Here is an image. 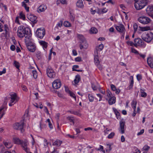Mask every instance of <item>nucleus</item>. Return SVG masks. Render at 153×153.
Listing matches in <instances>:
<instances>
[{
  "instance_id": "47",
  "label": "nucleus",
  "mask_w": 153,
  "mask_h": 153,
  "mask_svg": "<svg viewBox=\"0 0 153 153\" xmlns=\"http://www.w3.org/2000/svg\"><path fill=\"white\" fill-rule=\"evenodd\" d=\"M63 22L61 20L59 22L56 24V27H61L62 26Z\"/></svg>"
},
{
  "instance_id": "43",
  "label": "nucleus",
  "mask_w": 153,
  "mask_h": 153,
  "mask_svg": "<svg viewBox=\"0 0 153 153\" xmlns=\"http://www.w3.org/2000/svg\"><path fill=\"white\" fill-rule=\"evenodd\" d=\"M131 52L132 53L135 54H136V56L139 52L137 51L136 50L133 48H131Z\"/></svg>"
},
{
  "instance_id": "35",
  "label": "nucleus",
  "mask_w": 153,
  "mask_h": 153,
  "mask_svg": "<svg viewBox=\"0 0 153 153\" xmlns=\"http://www.w3.org/2000/svg\"><path fill=\"white\" fill-rule=\"evenodd\" d=\"M19 17L20 19L25 20V16L22 12H21L19 13Z\"/></svg>"
},
{
  "instance_id": "14",
  "label": "nucleus",
  "mask_w": 153,
  "mask_h": 153,
  "mask_svg": "<svg viewBox=\"0 0 153 153\" xmlns=\"http://www.w3.org/2000/svg\"><path fill=\"white\" fill-rule=\"evenodd\" d=\"M146 10L148 15L153 19V5H148Z\"/></svg>"
},
{
  "instance_id": "58",
  "label": "nucleus",
  "mask_w": 153,
  "mask_h": 153,
  "mask_svg": "<svg viewBox=\"0 0 153 153\" xmlns=\"http://www.w3.org/2000/svg\"><path fill=\"white\" fill-rule=\"evenodd\" d=\"M36 56L39 59H40L41 58V54L40 53H38L36 54Z\"/></svg>"
},
{
  "instance_id": "33",
  "label": "nucleus",
  "mask_w": 153,
  "mask_h": 153,
  "mask_svg": "<svg viewBox=\"0 0 153 153\" xmlns=\"http://www.w3.org/2000/svg\"><path fill=\"white\" fill-rule=\"evenodd\" d=\"M22 6L24 7L25 9L27 12L29 11V7L27 6V5L26 3H25V1H23L22 2Z\"/></svg>"
},
{
  "instance_id": "9",
  "label": "nucleus",
  "mask_w": 153,
  "mask_h": 153,
  "mask_svg": "<svg viewBox=\"0 0 153 153\" xmlns=\"http://www.w3.org/2000/svg\"><path fill=\"white\" fill-rule=\"evenodd\" d=\"M46 73L48 77L51 78H54L56 76L55 73L52 67L49 66L46 69Z\"/></svg>"
},
{
  "instance_id": "51",
  "label": "nucleus",
  "mask_w": 153,
  "mask_h": 153,
  "mask_svg": "<svg viewBox=\"0 0 153 153\" xmlns=\"http://www.w3.org/2000/svg\"><path fill=\"white\" fill-rule=\"evenodd\" d=\"M69 111L71 113L75 115H80V114L79 113L76 111Z\"/></svg>"
},
{
  "instance_id": "54",
  "label": "nucleus",
  "mask_w": 153,
  "mask_h": 153,
  "mask_svg": "<svg viewBox=\"0 0 153 153\" xmlns=\"http://www.w3.org/2000/svg\"><path fill=\"white\" fill-rule=\"evenodd\" d=\"M111 87L112 90L113 91H115L116 90V88L115 85L113 84L111 85Z\"/></svg>"
},
{
  "instance_id": "18",
  "label": "nucleus",
  "mask_w": 153,
  "mask_h": 153,
  "mask_svg": "<svg viewBox=\"0 0 153 153\" xmlns=\"http://www.w3.org/2000/svg\"><path fill=\"white\" fill-rule=\"evenodd\" d=\"M116 97L114 96H112L108 99V98H106L105 100H108V103L109 105H112L114 104L116 102Z\"/></svg>"
},
{
  "instance_id": "62",
  "label": "nucleus",
  "mask_w": 153,
  "mask_h": 153,
  "mask_svg": "<svg viewBox=\"0 0 153 153\" xmlns=\"http://www.w3.org/2000/svg\"><path fill=\"white\" fill-rule=\"evenodd\" d=\"M101 10L102 14L106 13L108 11V10L106 8L101 9Z\"/></svg>"
},
{
  "instance_id": "57",
  "label": "nucleus",
  "mask_w": 153,
  "mask_h": 153,
  "mask_svg": "<svg viewBox=\"0 0 153 153\" xmlns=\"http://www.w3.org/2000/svg\"><path fill=\"white\" fill-rule=\"evenodd\" d=\"M100 148L97 149V150H101L102 152H105V151L103 150V147L101 145H100Z\"/></svg>"
},
{
  "instance_id": "36",
  "label": "nucleus",
  "mask_w": 153,
  "mask_h": 153,
  "mask_svg": "<svg viewBox=\"0 0 153 153\" xmlns=\"http://www.w3.org/2000/svg\"><path fill=\"white\" fill-rule=\"evenodd\" d=\"M32 73L33 78L34 79L37 78V73L36 71L35 70H33L32 71Z\"/></svg>"
},
{
  "instance_id": "22",
  "label": "nucleus",
  "mask_w": 153,
  "mask_h": 153,
  "mask_svg": "<svg viewBox=\"0 0 153 153\" xmlns=\"http://www.w3.org/2000/svg\"><path fill=\"white\" fill-rule=\"evenodd\" d=\"M76 6L79 8H83L84 5L82 0H78L76 2Z\"/></svg>"
},
{
  "instance_id": "52",
  "label": "nucleus",
  "mask_w": 153,
  "mask_h": 153,
  "mask_svg": "<svg viewBox=\"0 0 153 153\" xmlns=\"http://www.w3.org/2000/svg\"><path fill=\"white\" fill-rule=\"evenodd\" d=\"M113 110L115 113V114L117 116V115L119 116V113L117 110V109L115 108H113Z\"/></svg>"
},
{
  "instance_id": "12",
  "label": "nucleus",
  "mask_w": 153,
  "mask_h": 153,
  "mask_svg": "<svg viewBox=\"0 0 153 153\" xmlns=\"http://www.w3.org/2000/svg\"><path fill=\"white\" fill-rule=\"evenodd\" d=\"M36 34L38 38L40 39H42L45 34V29L43 28L38 29L36 32Z\"/></svg>"
},
{
  "instance_id": "27",
  "label": "nucleus",
  "mask_w": 153,
  "mask_h": 153,
  "mask_svg": "<svg viewBox=\"0 0 153 153\" xmlns=\"http://www.w3.org/2000/svg\"><path fill=\"white\" fill-rule=\"evenodd\" d=\"M62 143V141L60 140H56L53 143L52 145L53 146H56L59 147L60 146Z\"/></svg>"
},
{
  "instance_id": "53",
  "label": "nucleus",
  "mask_w": 153,
  "mask_h": 153,
  "mask_svg": "<svg viewBox=\"0 0 153 153\" xmlns=\"http://www.w3.org/2000/svg\"><path fill=\"white\" fill-rule=\"evenodd\" d=\"M137 78V80L139 81L141 80L142 79V76L141 74H138L136 76Z\"/></svg>"
},
{
  "instance_id": "60",
  "label": "nucleus",
  "mask_w": 153,
  "mask_h": 153,
  "mask_svg": "<svg viewBox=\"0 0 153 153\" xmlns=\"http://www.w3.org/2000/svg\"><path fill=\"white\" fill-rule=\"evenodd\" d=\"M6 73V69L4 68L2 71H0V75H1L3 74H4Z\"/></svg>"
},
{
  "instance_id": "49",
  "label": "nucleus",
  "mask_w": 153,
  "mask_h": 153,
  "mask_svg": "<svg viewBox=\"0 0 153 153\" xmlns=\"http://www.w3.org/2000/svg\"><path fill=\"white\" fill-rule=\"evenodd\" d=\"M68 94H69L70 95L71 97L74 98L75 100H76V96H75L73 92L71 91Z\"/></svg>"
},
{
  "instance_id": "19",
  "label": "nucleus",
  "mask_w": 153,
  "mask_h": 153,
  "mask_svg": "<svg viewBox=\"0 0 153 153\" xmlns=\"http://www.w3.org/2000/svg\"><path fill=\"white\" fill-rule=\"evenodd\" d=\"M88 47V45L86 41L85 42H81L79 45L80 48L81 50L83 49H86Z\"/></svg>"
},
{
  "instance_id": "25",
  "label": "nucleus",
  "mask_w": 153,
  "mask_h": 153,
  "mask_svg": "<svg viewBox=\"0 0 153 153\" xmlns=\"http://www.w3.org/2000/svg\"><path fill=\"white\" fill-rule=\"evenodd\" d=\"M145 90L144 89L141 88L140 93L141 96L143 97H146L147 95V94L145 92Z\"/></svg>"
},
{
  "instance_id": "46",
  "label": "nucleus",
  "mask_w": 153,
  "mask_h": 153,
  "mask_svg": "<svg viewBox=\"0 0 153 153\" xmlns=\"http://www.w3.org/2000/svg\"><path fill=\"white\" fill-rule=\"evenodd\" d=\"M4 109V108H0V113L1 112H2V114L1 117H0V119H1L2 117L3 116L4 114H5V110H3V109Z\"/></svg>"
},
{
  "instance_id": "64",
  "label": "nucleus",
  "mask_w": 153,
  "mask_h": 153,
  "mask_svg": "<svg viewBox=\"0 0 153 153\" xmlns=\"http://www.w3.org/2000/svg\"><path fill=\"white\" fill-rule=\"evenodd\" d=\"M73 54L74 56H76L77 54L76 51L75 50L72 51Z\"/></svg>"
},
{
  "instance_id": "44",
  "label": "nucleus",
  "mask_w": 153,
  "mask_h": 153,
  "mask_svg": "<svg viewBox=\"0 0 153 153\" xmlns=\"http://www.w3.org/2000/svg\"><path fill=\"white\" fill-rule=\"evenodd\" d=\"M150 147L147 145H145L143 148V150L146 151H148L150 149Z\"/></svg>"
},
{
  "instance_id": "4",
  "label": "nucleus",
  "mask_w": 153,
  "mask_h": 153,
  "mask_svg": "<svg viewBox=\"0 0 153 153\" xmlns=\"http://www.w3.org/2000/svg\"><path fill=\"white\" fill-rule=\"evenodd\" d=\"M142 38L145 41L150 42L153 39V33L151 32L144 33L142 34Z\"/></svg>"
},
{
  "instance_id": "48",
  "label": "nucleus",
  "mask_w": 153,
  "mask_h": 153,
  "mask_svg": "<svg viewBox=\"0 0 153 153\" xmlns=\"http://www.w3.org/2000/svg\"><path fill=\"white\" fill-rule=\"evenodd\" d=\"M104 45L102 44H100L98 47V50L99 51H102Z\"/></svg>"
},
{
  "instance_id": "17",
  "label": "nucleus",
  "mask_w": 153,
  "mask_h": 153,
  "mask_svg": "<svg viewBox=\"0 0 153 153\" xmlns=\"http://www.w3.org/2000/svg\"><path fill=\"white\" fill-rule=\"evenodd\" d=\"M28 19L33 24H36L37 22V17L33 14H30L27 16Z\"/></svg>"
},
{
  "instance_id": "26",
  "label": "nucleus",
  "mask_w": 153,
  "mask_h": 153,
  "mask_svg": "<svg viewBox=\"0 0 153 153\" xmlns=\"http://www.w3.org/2000/svg\"><path fill=\"white\" fill-rule=\"evenodd\" d=\"M80 79V76L79 75H77L75 76V78L74 80V82L75 84H77Z\"/></svg>"
},
{
  "instance_id": "23",
  "label": "nucleus",
  "mask_w": 153,
  "mask_h": 153,
  "mask_svg": "<svg viewBox=\"0 0 153 153\" xmlns=\"http://www.w3.org/2000/svg\"><path fill=\"white\" fill-rule=\"evenodd\" d=\"M22 141L17 137H15L13 138V141L14 143L17 145H20Z\"/></svg>"
},
{
  "instance_id": "39",
  "label": "nucleus",
  "mask_w": 153,
  "mask_h": 153,
  "mask_svg": "<svg viewBox=\"0 0 153 153\" xmlns=\"http://www.w3.org/2000/svg\"><path fill=\"white\" fill-rule=\"evenodd\" d=\"M88 99L90 102H92L94 100V98L92 94H89L88 95Z\"/></svg>"
},
{
  "instance_id": "30",
  "label": "nucleus",
  "mask_w": 153,
  "mask_h": 153,
  "mask_svg": "<svg viewBox=\"0 0 153 153\" xmlns=\"http://www.w3.org/2000/svg\"><path fill=\"white\" fill-rule=\"evenodd\" d=\"M40 44L42 47L45 48H46L47 47V43L45 41H41L39 42Z\"/></svg>"
},
{
  "instance_id": "41",
  "label": "nucleus",
  "mask_w": 153,
  "mask_h": 153,
  "mask_svg": "<svg viewBox=\"0 0 153 153\" xmlns=\"http://www.w3.org/2000/svg\"><path fill=\"white\" fill-rule=\"evenodd\" d=\"M126 43L128 45L131 46H134V43L131 41L128 40L126 41Z\"/></svg>"
},
{
  "instance_id": "59",
  "label": "nucleus",
  "mask_w": 153,
  "mask_h": 153,
  "mask_svg": "<svg viewBox=\"0 0 153 153\" xmlns=\"http://www.w3.org/2000/svg\"><path fill=\"white\" fill-rule=\"evenodd\" d=\"M60 1L62 4H66L67 3L66 0H60Z\"/></svg>"
},
{
  "instance_id": "50",
  "label": "nucleus",
  "mask_w": 153,
  "mask_h": 153,
  "mask_svg": "<svg viewBox=\"0 0 153 153\" xmlns=\"http://www.w3.org/2000/svg\"><path fill=\"white\" fill-rule=\"evenodd\" d=\"M46 126L45 124H42L41 122L40 123V128L41 130L44 128H45Z\"/></svg>"
},
{
  "instance_id": "1",
  "label": "nucleus",
  "mask_w": 153,
  "mask_h": 153,
  "mask_svg": "<svg viewBox=\"0 0 153 153\" xmlns=\"http://www.w3.org/2000/svg\"><path fill=\"white\" fill-rule=\"evenodd\" d=\"M17 35L19 38L25 37V39H30L32 36L31 30L29 28H25L23 26H20L18 28Z\"/></svg>"
},
{
  "instance_id": "37",
  "label": "nucleus",
  "mask_w": 153,
  "mask_h": 153,
  "mask_svg": "<svg viewBox=\"0 0 153 153\" xmlns=\"http://www.w3.org/2000/svg\"><path fill=\"white\" fill-rule=\"evenodd\" d=\"M64 25L65 27H70L71 26V24L70 22L67 21H65L64 22Z\"/></svg>"
},
{
  "instance_id": "2",
  "label": "nucleus",
  "mask_w": 153,
  "mask_h": 153,
  "mask_svg": "<svg viewBox=\"0 0 153 153\" xmlns=\"http://www.w3.org/2000/svg\"><path fill=\"white\" fill-rule=\"evenodd\" d=\"M149 0H136L135 1L134 7L137 10L143 9L148 3Z\"/></svg>"
},
{
  "instance_id": "42",
  "label": "nucleus",
  "mask_w": 153,
  "mask_h": 153,
  "mask_svg": "<svg viewBox=\"0 0 153 153\" xmlns=\"http://www.w3.org/2000/svg\"><path fill=\"white\" fill-rule=\"evenodd\" d=\"M115 135V133L114 132H111L110 134H109L108 136V139H112L113 137Z\"/></svg>"
},
{
  "instance_id": "5",
  "label": "nucleus",
  "mask_w": 153,
  "mask_h": 153,
  "mask_svg": "<svg viewBox=\"0 0 153 153\" xmlns=\"http://www.w3.org/2000/svg\"><path fill=\"white\" fill-rule=\"evenodd\" d=\"M10 95L11 100L9 104V105L11 106L18 101L19 98L17 96L16 94L15 93H11Z\"/></svg>"
},
{
  "instance_id": "55",
  "label": "nucleus",
  "mask_w": 153,
  "mask_h": 153,
  "mask_svg": "<svg viewBox=\"0 0 153 153\" xmlns=\"http://www.w3.org/2000/svg\"><path fill=\"white\" fill-rule=\"evenodd\" d=\"M144 129H142L140 130V131L137 133V135L139 136L142 134L144 132Z\"/></svg>"
},
{
  "instance_id": "40",
  "label": "nucleus",
  "mask_w": 153,
  "mask_h": 153,
  "mask_svg": "<svg viewBox=\"0 0 153 153\" xmlns=\"http://www.w3.org/2000/svg\"><path fill=\"white\" fill-rule=\"evenodd\" d=\"M106 146H107V147H106V151H110L112 149L111 148V145L109 144H106Z\"/></svg>"
},
{
  "instance_id": "13",
  "label": "nucleus",
  "mask_w": 153,
  "mask_h": 153,
  "mask_svg": "<svg viewBox=\"0 0 153 153\" xmlns=\"http://www.w3.org/2000/svg\"><path fill=\"white\" fill-rule=\"evenodd\" d=\"M134 46L137 47L139 46L142 47H144L145 45L144 41L140 38L135 39L134 40Z\"/></svg>"
},
{
  "instance_id": "3",
  "label": "nucleus",
  "mask_w": 153,
  "mask_h": 153,
  "mask_svg": "<svg viewBox=\"0 0 153 153\" xmlns=\"http://www.w3.org/2000/svg\"><path fill=\"white\" fill-rule=\"evenodd\" d=\"M25 41L28 50L30 52H34L36 50V46L34 44L31 42V38L30 39H25Z\"/></svg>"
},
{
  "instance_id": "61",
  "label": "nucleus",
  "mask_w": 153,
  "mask_h": 153,
  "mask_svg": "<svg viewBox=\"0 0 153 153\" xmlns=\"http://www.w3.org/2000/svg\"><path fill=\"white\" fill-rule=\"evenodd\" d=\"M91 87L94 90H96L97 89V87L93 84H91Z\"/></svg>"
},
{
  "instance_id": "28",
  "label": "nucleus",
  "mask_w": 153,
  "mask_h": 153,
  "mask_svg": "<svg viewBox=\"0 0 153 153\" xmlns=\"http://www.w3.org/2000/svg\"><path fill=\"white\" fill-rule=\"evenodd\" d=\"M6 148L8 149L11 148L12 146V144L9 142H3Z\"/></svg>"
},
{
  "instance_id": "38",
  "label": "nucleus",
  "mask_w": 153,
  "mask_h": 153,
  "mask_svg": "<svg viewBox=\"0 0 153 153\" xmlns=\"http://www.w3.org/2000/svg\"><path fill=\"white\" fill-rule=\"evenodd\" d=\"M133 84L134 81L133 78L132 77V79L131 80L130 85L128 87V89L129 90H131L132 88Z\"/></svg>"
},
{
  "instance_id": "6",
  "label": "nucleus",
  "mask_w": 153,
  "mask_h": 153,
  "mask_svg": "<svg viewBox=\"0 0 153 153\" xmlns=\"http://www.w3.org/2000/svg\"><path fill=\"white\" fill-rule=\"evenodd\" d=\"M114 27L118 32L122 33V36L124 38L126 31L124 26L122 24H119L117 25H115Z\"/></svg>"
},
{
  "instance_id": "7",
  "label": "nucleus",
  "mask_w": 153,
  "mask_h": 153,
  "mask_svg": "<svg viewBox=\"0 0 153 153\" xmlns=\"http://www.w3.org/2000/svg\"><path fill=\"white\" fill-rule=\"evenodd\" d=\"M138 21L144 25L148 24L151 22V19L149 17L145 16H142L139 17L138 19Z\"/></svg>"
},
{
  "instance_id": "8",
  "label": "nucleus",
  "mask_w": 153,
  "mask_h": 153,
  "mask_svg": "<svg viewBox=\"0 0 153 153\" xmlns=\"http://www.w3.org/2000/svg\"><path fill=\"white\" fill-rule=\"evenodd\" d=\"M94 63L97 67L100 70H102V67L100 64V61L99 60V58L98 54V53L97 51L95 53L94 55Z\"/></svg>"
},
{
  "instance_id": "32",
  "label": "nucleus",
  "mask_w": 153,
  "mask_h": 153,
  "mask_svg": "<svg viewBox=\"0 0 153 153\" xmlns=\"http://www.w3.org/2000/svg\"><path fill=\"white\" fill-rule=\"evenodd\" d=\"M97 32V29L94 27H92L90 30V33L91 34H95Z\"/></svg>"
},
{
  "instance_id": "29",
  "label": "nucleus",
  "mask_w": 153,
  "mask_h": 153,
  "mask_svg": "<svg viewBox=\"0 0 153 153\" xmlns=\"http://www.w3.org/2000/svg\"><path fill=\"white\" fill-rule=\"evenodd\" d=\"M137 102L135 99H134L131 102V106L132 108H136Z\"/></svg>"
},
{
  "instance_id": "15",
  "label": "nucleus",
  "mask_w": 153,
  "mask_h": 153,
  "mask_svg": "<svg viewBox=\"0 0 153 153\" xmlns=\"http://www.w3.org/2000/svg\"><path fill=\"white\" fill-rule=\"evenodd\" d=\"M120 128L119 131L121 134H123L125 133V128H126L125 122L120 121Z\"/></svg>"
},
{
  "instance_id": "21",
  "label": "nucleus",
  "mask_w": 153,
  "mask_h": 153,
  "mask_svg": "<svg viewBox=\"0 0 153 153\" xmlns=\"http://www.w3.org/2000/svg\"><path fill=\"white\" fill-rule=\"evenodd\" d=\"M47 7L46 5L42 4L40 5L38 8L37 11L38 12H41L44 11L46 9Z\"/></svg>"
},
{
  "instance_id": "11",
  "label": "nucleus",
  "mask_w": 153,
  "mask_h": 153,
  "mask_svg": "<svg viewBox=\"0 0 153 153\" xmlns=\"http://www.w3.org/2000/svg\"><path fill=\"white\" fill-rule=\"evenodd\" d=\"M29 144L28 141L27 140L25 139L22 141L20 145H21L22 149L24 151L26 152H28L29 150L30 149L28 147Z\"/></svg>"
},
{
  "instance_id": "45",
  "label": "nucleus",
  "mask_w": 153,
  "mask_h": 153,
  "mask_svg": "<svg viewBox=\"0 0 153 153\" xmlns=\"http://www.w3.org/2000/svg\"><path fill=\"white\" fill-rule=\"evenodd\" d=\"M68 120L70 122H72L73 123V125L74 124V117H68L67 118Z\"/></svg>"
},
{
  "instance_id": "56",
  "label": "nucleus",
  "mask_w": 153,
  "mask_h": 153,
  "mask_svg": "<svg viewBox=\"0 0 153 153\" xmlns=\"http://www.w3.org/2000/svg\"><path fill=\"white\" fill-rule=\"evenodd\" d=\"M75 60L76 62H79L82 61V59L80 57H78L76 58H75Z\"/></svg>"
},
{
  "instance_id": "10",
  "label": "nucleus",
  "mask_w": 153,
  "mask_h": 153,
  "mask_svg": "<svg viewBox=\"0 0 153 153\" xmlns=\"http://www.w3.org/2000/svg\"><path fill=\"white\" fill-rule=\"evenodd\" d=\"M24 125L23 122L17 123L13 124V127L14 129L20 130L22 133H23L24 131L23 129Z\"/></svg>"
},
{
  "instance_id": "31",
  "label": "nucleus",
  "mask_w": 153,
  "mask_h": 153,
  "mask_svg": "<svg viewBox=\"0 0 153 153\" xmlns=\"http://www.w3.org/2000/svg\"><path fill=\"white\" fill-rule=\"evenodd\" d=\"M140 30L141 31H147L150 30V27L149 26H146L145 27H140Z\"/></svg>"
},
{
  "instance_id": "20",
  "label": "nucleus",
  "mask_w": 153,
  "mask_h": 153,
  "mask_svg": "<svg viewBox=\"0 0 153 153\" xmlns=\"http://www.w3.org/2000/svg\"><path fill=\"white\" fill-rule=\"evenodd\" d=\"M136 57L138 59L140 60L144 59L146 55L145 54H143L139 52Z\"/></svg>"
},
{
  "instance_id": "16",
  "label": "nucleus",
  "mask_w": 153,
  "mask_h": 153,
  "mask_svg": "<svg viewBox=\"0 0 153 153\" xmlns=\"http://www.w3.org/2000/svg\"><path fill=\"white\" fill-rule=\"evenodd\" d=\"M61 83L59 80L57 79L54 80L52 83L53 88L56 89L59 88L61 86Z\"/></svg>"
},
{
  "instance_id": "34",
  "label": "nucleus",
  "mask_w": 153,
  "mask_h": 153,
  "mask_svg": "<svg viewBox=\"0 0 153 153\" xmlns=\"http://www.w3.org/2000/svg\"><path fill=\"white\" fill-rule=\"evenodd\" d=\"M106 94L107 96L108 99L112 97V96H113L112 95L111 92L109 90H108L106 91Z\"/></svg>"
},
{
  "instance_id": "24",
  "label": "nucleus",
  "mask_w": 153,
  "mask_h": 153,
  "mask_svg": "<svg viewBox=\"0 0 153 153\" xmlns=\"http://www.w3.org/2000/svg\"><path fill=\"white\" fill-rule=\"evenodd\" d=\"M78 38L80 40V43L85 42L86 40L84 36L81 34L77 35Z\"/></svg>"
},
{
  "instance_id": "63",
  "label": "nucleus",
  "mask_w": 153,
  "mask_h": 153,
  "mask_svg": "<svg viewBox=\"0 0 153 153\" xmlns=\"http://www.w3.org/2000/svg\"><path fill=\"white\" fill-rule=\"evenodd\" d=\"M10 49L12 51H14L15 49V46L13 45H12L10 47Z\"/></svg>"
}]
</instances>
